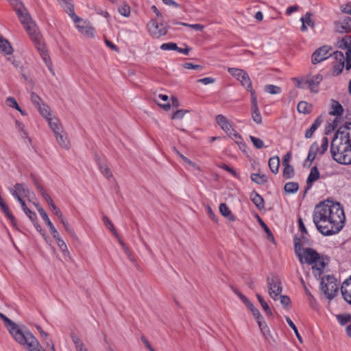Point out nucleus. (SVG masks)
<instances>
[{
  "label": "nucleus",
  "instance_id": "1",
  "mask_svg": "<svg viewBox=\"0 0 351 351\" xmlns=\"http://www.w3.org/2000/svg\"><path fill=\"white\" fill-rule=\"evenodd\" d=\"M345 220L344 211L339 203L324 202L317 205L313 210V223L324 236L340 232L344 226Z\"/></svg>",
  "mask_w": 351,
  "mask_h": 351
},
{
  "label": "nucleus",
  "instance_id": "2",
  "mask_svg": "<svg viewBox=\"0 0 351 351\" xmlns=\"http://www.w3.org/2000/svg\"><path fill=\"white\" fill-rule=\"evenodd\" d=\"M0 318L5 326L9 327V331L15 340L21 345H26L29 351H45L32 333L19 328L16 323L1 313H0Z\"/></svg>",
  "mask_w": 351,
  "mask_h": 351
},
{
  "label": "nucleus",
  "instance_id": "3",
  "mask_svg": "<svg viewBox=\"0 0 351 351\" xmlns=\"http://www.w3.org/2000/svg\"><path fill=\"white\" fill-rule=\"evenodd\" d=\"M330 152L333 159L337 162L343 165L351 164V144L347 143L342 138L334 136Z\"/></svg>",
  "mask_w": 351,
  "mask_h": 351
},
{
  "label": "nucleus",
  "instance_id": "4",
  "mask_svg": "<svg viewBox=\"0 0 351 351\" xmlns=\"http://www.w3.org/2000/svg\"><path fill=\"white\" fill-rule=\"evenodd\" d=\"M295 252L301 264L311 265L320 258V255L315 250L311 247H302L300 238H294Z\"/></svg>",
  "mask_w": 351,
  "mask_h": 351
},
{
  "label": "nucleus",
  "instance_id": "5",
  "mask_svg": "<svg viewBox=\"0 0 351 351\" xmlns=\"http://www.w3.org/2000/svg\"><path fill=\"white\" fill-rule=\"evenodd\" d=\"M16 12L19 21L23 25L26 32L34 29L36 27V23L32 20L30 14L27 9L19 0H8Z\"/></svg>",
  "mask_w": 351,
  "mask_h": 351
},
{
  "label": "nucleus",
  "instance_id": "6",
  "mask_svg": "<svg viewBox=\"0 0 351 351\" xmlns=\"http://www.w3.org/2000/svg\"><path fill=\"white\" fill-rule=\"evenodd\" d=\"M27 34H29L31 40L34 43V45L36 48L38 49V51L40 52V56H42L43 60L45 62L47 67L49 68L51 73L54 75V71L52 69V64L51 62L49 61V56L47 53V51L45 49V45L43 42L42 36L40 34V33L38 32L37 27H35L34 29H32L29 32H27Z\"/></svg>",
  "mask_w": 351,
  "mask_h": 351
},
{
  "label": "nucleus",
  "instance_id": "7",
  "mask_svg": "<svg viewBox=\"0 0 351 351\" xmlns=\"http://www.w3.org/2000/svg\"><path fill=\"white\" fill-rule=\"evenodd\" d=\"M320 279L321 290L326 298L331 300L335 298L338 290L336 278L333 276L327 275Z\"/></svg>",
  "mask_w": 351,
  "mask_h": 351
},
{
  "label": "nucleus",
  "instance_id": "8",
  "mask_svg": "<svg viewBox=\"0 0 351 351\" xmlns=\"http://www.w3.org/2000/svg\"><path fill=\"white\" fill-rule=\"evenodd\" d=\"M267 283L269 296L274 300H277L282 291L280 278L277 276L271 275L267 277Z\"/></svg>",
  "mask_w": 351,
  "mask_h": 351
},
{
  "label": "nucleus",
  "instance_id": "9",
  "mask_svg": "<svg viewBox=\"0 0 351 351\" xmlns=\"http://www.w3.org/2000/svg\"><path fill=\"white\" fill-rule=\"evenodd\" d=\"M228 72L239 81L243 87L250 88L252 82L246 71L238 68H228Z\"/></svg>",
  "mask_w": 351,
  "mask_h": 351
},
{
  "label": "nucleus",
  "instance_id": "10",
  "mask_svg": "<svg viewBox=\"0 0 351 351\" xmlns=\"http://www.w3.org/2000/svg\"><path fill=\"white\" fill-rule=\"evenodd\" d=\"M339 48L345 51L346 69L349 70L351 68V36H346L338 43Z\"/></svg>",
  "mask_w": 351,
  "mask_h": 351
},
{
  "label": "nucleus",
  "instance_id": "11",
  "mask_svg": "<svg viewBox=\"0 0 351 351\" xmlns=\"http://www.w3.org/2000/svg\"><path fill=\"white\" fill-rule=\"evenodd\" d=\"M147 29L150 35L156 38H158L167 34L168 29L162 23L159 24L156 21L152 20L147 24Z\"/></svg>",
  "mask_w": 351,
  "mask_h": 351
},
{
  "label": "nucleus",
  "instance_id": "12",
  "mask_svg": "<svg viewBox=\"0 0 351 351\" xmlns=\"http://www.w3.org/2000/svg\"><path fill=\"white\" fill-rule=\"evenodd\" d=\"M332 48L327 45H324L319 48H318L312 54L311 62L313 64H316L317 63L321 62L326 60L328 58L331 56L332 53L330 51Z\"/></svg>",
  "mask_w": 351,
  "mask_h": 351
},
{
  "label": "nucleus",
  "instance_id": "13",
  "mask_svg": "<svg viewBox=\"0 0 351 351\" xmlns=\"http://www.w3.org/2000/svg\"><path fill=\"white\" fill-rule=\"evenodd\" d=\"M329 263V258L326 256L322 255L319 260L311 264L312 271L315 277L317 279L321 278L325 268Z\"/></svg>",
  "mask_w": 351,
  "mask_h": 351
},
{
  "label": "nucleus",
  "instance_id": "14",
  "mask_svg": "<svg viewBox=\"0 0 351 351\" xmlns=\"http://www.w3.org/2000/svg\"><path fill=\"white\" fill-rule=\"evenodd\" d=\"M74 23L76 24V27L82 34L88 38L93 37L95 29L92 27L90 22L80 18V21Z\"/></svg>",
  "mask_w": 351,
  "mask_h": 351
},
{
  "label": "nucleus",
  "instance_id": "15",
  "mask_svg": "<svg viewBox=\"0 0 351 351\" xmlns=\"http://www.w3.org/2000/svg\"><path fill=\"white\" fill-rule=\"evenodd\" d=\"M216 121L221 128L228 135H234L240 138V136L232 129L231 124L226 117L222 114L216 117Z\"/></svg>",
  "mask_w": 351,
  "mask_h": 351
},
{
  "label": "nucleus",
  "instance_id": "16",
  "mask_svg": "<svg viewBox=\"0 0 351 351\" xmlns=\"http://www.w3.org/2000/svg\"><path fill=\"white\" fill-rule=\"evenodd\" d=\"M323 77L320 74H317L311 77H306L304 78V83L311 92L317 93L318 92V86L322 81Z\"/></svg>",
  "mask_w": 351,
  "mask_h": 351
},
{
  "label": "nucleus",
  "instance_id": "17",
  "mask_svg": "<svg viewBox=\"0 0 351 351\" xmlns=\"http://www.w3.org/2000/svg\"><path fill=\"white\" fill-rule=\"evenodd\" d=\"M337 138H342L347 143L351 144V122L341 126L335 134Z\"/></svg>",
  "mask_w": 351,
  "mask_h": 351
},
{
  "label": "nucleus",
  "instance_id": "18",
  "mask_svg": "<svg viewBox=\"0 0 351 351\" xmlns=\"http://www.w3.org/2000/svg\"><path fill=\"white\" fill-rule=\"evenodd\" d=\"M59 1H62V4L61 5L65 12L69 14V16L73 19V22H78L80 21V17L77 16L74 12V5L73 3L72 0H58Z\"/></svg>",
  "mask_w": 351,
  "mask_h": 351
},
{
  "label": "nucleus",
  "instance_id": "19",
  "mask_svg": "<svg viewBox=\"0 0 351 351\" xmlns=\"http://www.w3.org/2000/svg\"><path fill=\"white\" fill-rule=\"evenodd\" d=\"M335 28L337 32L339 33L351 32V18L346 17L341 21L335 23Z\"/></svg>",
  "mask_w": 351,
  "mask_h": 351
},
{
  "label": "nucleus",
  "instance_id": "20",
  "mask_svg": "<svg viewBox=\"0 0 351 351\" xmlns=\"http://www.w3.org/2000/svg\"><path fill=\"white\" fill-rule=\"evenodd\" d=\"M318 152L319 145L316 142H315L309 147L308 156L303 164L304 167H309L311 166V163L315 160Z\"/></svg>",
  "mask_w": 351,
  "mask_h": 351
},
{
  "label": "nucleus",
  "instance_id": "21",
  "mask_svg": "<svg viewBox=\"0 0 351 351\" xmlns=\"http://www.w3.org/2000/svg\"><path fill=\"white\" fill-rule=\"evenodd\" d=\"M341 291L344 300L351 304V276L343 282Z\"/></svg>",
  "mask_w": 351,
  "mask_h": 351
},
{
  "label": "nucleus",
  "instance_id": "22",
  "mask_svg": "<svg viewBox=\"0 0 351 351\" xmlns=\"http://www.w3.org/2000/svg\"><path fill=\"white\" fill-rule=\"evenodd\" d=\"M319 178V172L317 167H313L311 169V172L306 180V187L305 188V193L307 192L312 186V183L317 180Z\"/></svg>",
  "mask_w": 351,
  "mask_h": 351
},
{
  "label": "nucleus",
  "instance_id": "23",
  "mask_svg": "<svg viewBox=\"0 0 351 351\" xmlns=\"http://www.w3.org/2000/svg\"><path fill=\"white\" fill-rule=\"evenodd\" d=\"M55 136H56L58 143L59 144V145L61 147H62L65 149H69L70 143H69V141L68 140L67 134L66 132L62 131L60 133H57L56 134H55Z\"/></svg>",
  "mask_w": 351,
  "mask_h": 351
},
{
  "label": "nucleus",
  "instance_id": "24",
  "mask_svg": "<svg viewBox=\"0 0 351 351\" xmlns=\"http://www.w3.org/2000/svg\"><path fill=\"white\" fill-rule=\"evenodd\" d=\"M0 50L5 55H10L13 52L12 47L10 42L0 35Z\"/></svg>",
  "mask_w": 351,
  "mask_h": 351
},
{
  "label": "nucleus",
  "instance_id": "25",
  "mask_svg": "<svg viewBox=\"0 0 351 351\" xmlns=\"http://www.w3.org/2000/svg\"><path fill=\"white\" fill-rule=\"evenodd\" d=\"M40 215L42 217L43 219L46 223L48 228H49V230H50V232H51L52 237H56V234L58 233V232L57 231L55 226H53V224L49 219V218L47 214L46 213V212L45 211V210L40 209Z\"/></svg>",
  "mask_w": 351,
  "mask_h": 351
},
{
  "label": "nucleus",
  "instance_id": "26",
  "mask_svg": "<svg viewBox=\"0 0 351 351\" xmlns=\"http://www.w3.org/2000/svg\"><path fill=\"white\" fill-rule=\"evenodd\" d=\"M250 199L259 210L264 208V199L258 193L255 191L252 192L250 194Z\"/></svg>",
  "mask_w": 351,
  "mask_h": 351
},
{
  "label": "nucleus",
  "instance_id": "27",
  "mask_svg": "<svg viewBox=\"0 0 351 351\" xmlns=\"http://www.w3.org/2000/svg\"><path fill=\"white\" fill-rule=\"evenodd\" d=\"M343 108L339 102L332 100L331 110L329 114L332 116H341L343 114Z\"/></svg>",
  "mask_w": 351,
  "mask_h": 351
},
{
  "label": "nucleus",
  "instance_id": "28",
  "mask_svg": "<svg viewBox=\"0 0 351 351\" xmlns=\"http://www.w3.org/2000/svg\"><path fill=\"white\" fill-rule=\"evenodd\" d=\"M323 119L322 116L318 117L314 123L312 124L311 128L306 131L305 132V138H310L312 137L314 132L317 129V128L321 125L322 123Z\"/></svg>",
  "mask_w": 351,
  "mask_h": 351
},
{
  "label": "nucleus",
  "instance_id": "29",
  "mask_svg": "<svg viewBox=\"0 0 351 351\" xmlns=\"http://www.w3.org/2000/svg\"><path fill=\"white\" fill-rule=\"evenodd\" d=\"M251 116L253 121L257 124L262 123V116L258 109V105L251 106Z\"/></svg>",
  "mask_w": 351,
  "mask_h": 351
},
{
  "label": "nucleus",
  "instance_id": "30",
  "mask_svg": "<svg viewBox=\"0 0 351 351\" xmlns=\"http://www.w3.org/2000/svg\"><path fill=\"white\" fill-rule=\"evenodd\" d=\"M47 121L54 135L63 131L62 125L58 119L50 118Z\"/></svg>",
  "mask_w": 351,
  "mask_h": 351
},
{
  "label": "nucleus",
  "instance_id": "31",
  "mask_svg": "<svg viewBox=\"0 0 351 351\" xmlns=\"http://www.w3.org/2000/svg\"><path fill=\"white\" fill-rule=\"evenodd\" d=\"M269 167L271 171L275 174L278 172L280 166V159L278 156H274L269 158L268 162Z\"/></svg>",
  "mask_w": 351,
  "mask_h": 351
},
{
  "label": "nucleus",
  "instance_id": "32",
  "mask_svg": "<svg viewBox=\"0 0 351 351\" xmlns=\"http://www.w3.org/2000/svg\"><path fill=\"white\" fill-rule=\"evenodd\" d=\"M11 191H17L20 195H24L26 197H29L31 193L29 189L24 184L19 183L14 186V190H12Z\"/></svg>",
  "mask_w": 351,
  "mask_h": 351
},
{
  "label": "nucleus",
  "instance_id": "33",
  "mask_svg": "<svg viewBox=\"0 0 351 351\" xmlns=\"http://www.w3.org/2000/svg\"><path fill=\"white\" fill-rule=\"evenodd\" d=\"M312 105L304 101H300L297 107L298 112L304 114L310 113L312 110Z\"/></svg>",
  "mask_w": 351,
  "mask_h": 351
},
{
  "label": "nucleus",
  "instance_id": "34",
  "mask_svg": "<svg viewBox=\"0 0 351 351\" xmlns=\"http://www.w3.org/2000/svg\"><path fill=\"white\" fill-rule=\"evenodd\" d=\"M251 179L258 184H264L267 182V177L265 174L252 173Z\"/></svg>",
  "mask_w": 351,
  "mask_h": 351
},
{
  "label": "nucleus",
  "instance_id": "35",
  "mask_svg": "<svg viewBox=\"0 0 351 351\" xmlns=\"http://www.w3.org/2000/svg\"><path fill=\"white\" fill-rule=\"evenodd\" d=\"M219 209L220 213L223 216L228 217L231 221L234 220V216L232 215L231 211L230 210L229 208L227 206V205L225 203L220 204Z\"/></svg>",
  "mask_w": 351,
  "mask_h": 351
},
{
  "label": "nucleus",
  "instance_id": "36",
  "mask_svg": "<svg viewBox=\"0 0 351 351\" xmlns=\"http://www.w3.org/2000/svg\"><path fill=\"white\" fill-rule=\"evenodd\" d=\"M60 222L62 223L64 228L67 232V233L71 236L72 237L75 238L76 237L75 232L74 231V229L71 227L70 223L66 221V219L64 218V217H62L59 219Z\"/></svg>",
  "mask_w": 351,
  "mask_h": 351
},
{
  "label": "nucleus",
  "instance_id": "37",
  "mask_svg": "<svg viewBox=\"0 0 351 351\" xmlns=\"http://www.w3.org/2000/svg\"><path fill=\"white\" fill-rule=\"evenodd\" d=\"M256 298L258 300V302H260L263 309L265 311V313L269 316V317H271L273 315H272V312L269 308V306L267 304V303L264 300V299L263 298V297L257 293L256 294Z\"/></svg>",
  "mask_w": 351,
  "mask_h": 351
},
{
  "label": "nucleus",
  "instance_id": "38",
  "mask_svg": "<svg viewBox=\"0 0 351 351\" xmlns=\"http://www.w3.org/2000/svg\"><path fill=\"white\" fill-rule=\"evenodd\" d=\"M257 219H258V221L259 224L261 225V226L264 229L265 232H266V234L267 235V239L270 241H274V237L273 234H272L271 231L270 230V229L268 228V226L266 225V223L263 221V219L258 215H257Z\"/></svg>",
  "mask_w": 351,
  "mask_h": 351
},
{
  "label": "nucleus",
  "instance_id": "39",
  "mask_svg": "<svg viewBox=\"0 0 351 351\" xmlns=\"http://www.w3.org/2000/svg\"><path fill=\"white\" fill-rule=\"evenodd\" d=\"M38 190L39 191L40 193L41 194L42 197L44 198V199L47 202L49 206H51L53 204H54V202L52 199V198L49 196V195L45 191L43 186L41 185H38Z\"/></svg>",
  "mask_w": 351,
  "mask_h": 351
},
{
  "label": "nucleus",
  "instance_id": "40",
  "mask_svg": "<svg viewBox=\"0 0 351 351\" xmlns=\"http://www.w3.org/2000/svg\"><path fill=\"white\" fill-rule=\"evenodd\" d=\"M299 186L297 182H288L285 184L284 189L287 193H294L298 190Z\"/></svg>",
  "mask_w": 351,
  "mask_h": 351
},
{
  "label": "nucleus",
  "instance_id": "41",
  "mask_svg": "<svg viewBox=\"0 0 351 351\" xmlns=\"http://www.w3.org/2000/svg\"><path fill=\"white\" fill-rule=\"evenodd\" d=\"M37 109L47 120L51 118L50 108L47 105L43 104L40 106V108H37Z\"/></svg>",
  "mask_w": 351,
  "mask_h": 351
},
{
  "label": "nucleus",
  "instance_id": "42",
  "mask_svg": "<svg viewBox=\"0 0 351 351\" xmlns=\"http://www.w3.org/2000/svg\"><path fill=\"white\" fill-rule=\"evenodd\" d=\"M265 91L271 95H277L281 93V88L276 85L268 84L265 86Z\"/></svg>",
  "mask_w": 351,
  "mask_h": 351
},
{
  "label": "nucleus",
  "instance_id": "43",
  "mask_svg": "<svg viewBox=\"0 0 351 351\" xmlns=\"http://www.w3.org/2000/svg\"><path fill=\"white\" fill-rule=\"evenodd\" d=\"M119 13L125 17H128L130 15V7L126 3H123L118 8Z\"/></svg>",
  "mask_w": 351,
  "mask_h": 351
},
{
  "label": "nucleus",
  "instance_id": "44",
  "mask_svg": "<svg viewBox=\"0 0 351 351\" xmlns=\"http://www.w3.org/2000/svg\"><path fill=\"white\" fill-rule=\"evenodd\" d=\"M282 174L285 179L291 178L294 176L293 167L291 165H285Z\"/></svg>",
  "mask_w": 351,
  "mask_h": 351
},
{
  "label": "nucleus",
  "instance_id": "45",
  "mask_svg": "<svg viewBox=\"0 0 351 351\" xmlns=\"http://www.w3.org/2000/svg\"><path fill=\"white\" fill-rule=\"evenodd\" d=\"M3 212L5 213V215L7 216V217L10 220L12 225L15 227L16 226V219L13 216V215L11 213L9 208L5 204L3 207H1Z\"/></svg>",
  "mask_w": 351,
  "mask_h": 351
},
{
  "label": "nucleus",
  "instance_id": "46",
  "mask_svg": "<svg viewBox=\"0 0 351 351\" xmlns=\"http://www.w3.org/2000/svg\"><path fill=\"white\" fill-rule=\"evenodd\" d=\"M53 237L56 239L57 244H58V247H60V250L63 252H68L67 245H66L64 241L61 239L59 233L56 234V237Z\"/></svg>",
  "mask_w": 351,
  "mask_h": 351
},
{
  "label": "nucleus",
  "instance_id": "47",
  "mask_svg": "<svg viewBox=\"0 0 351 351\" xmlns=\"http://www.w3.org/2000/svg\"><path fill=\"white\" fill-rule=\"evenodd\" d=\"M71 339H72L73 343L75 346V348H76L77 351H80V349L85 348L83 342L82 341V340L77 335H76L73 333L71 334Z\"/></svg>",
  "mask_w": 351,
  "mask_h": 351
},
{
  "label": "nucleus",
  "instance_id": "48",
  "mask_svg": "<svg viewBox=\"0 0 351 351\" xmlns=\"http://www.w3.org/2000/svg\"><path fill=\"white\" fill-rule=\"evenodd\" d=\"M98 165L101 173L107 178L111 177L112 173L108 165L104 162H98Z\"/></svg>",
  "mask_w": 351,
  "mask_h": 351
},
{
  "label": "nucleus",
  "instance_id": "49",
  "mask_svg": "<svg viewBox=\"0 0 351 351\" xmlns=\"http://www.w3.org/2000/svg\"><path fill=\"white\" fill-rule=\"evenodd\" d=\"M312 13L306 12L304 17L300 19L301 22H304L306 25H308L309 27H315V23L311 19Z\"/></svg>",
  "mask_w": 351,
  "mask_h": 351
},
{
  "label": "nucleus",
  "instance_id": "50",
  "mask_svg": "<svg viewBox=\"0 0 351 351\" xmlns=\"http://www.w3.org/2000/svg\"><path fill=\"white\" fill-rule=\"evenodd\" d=\"M103 220L106 224V226L108 227V228L112 232V234L114 235L115 237H118V233L116 231L111 221L106 217H103Z\"/></svg>",
  "mask_w": 351,
  "mask_h": 351
},
{
  "label": "nucleus",
  "instance_id": "51",
  "mask_svg": "<svg viewBox=\"0 0 351 351\" xmlns=\"http://www.w3.org/2000/svg\"><path fill=\"white\" fill-rule=\"evenodd\" d=\"M285 319H286L287 324H289V326L293 330L298 339L300 341V343H302V339L300 335L299 334L297 327L295 326L294 323L291 321V319L289 317H286Z\"/></svg>",
  "mask_w": 351,
  "mask_h": 351
},
{
  "label": "nucleus",
  "instance_id": "52",
  "mask_svg": "<svg viewBox=\"0 0 351 351\" xmlns=\"http://www.w3.org/2000/svg\"><path fill=\"white\" fill-rule=\"evenodd\" d=\"M344 66H346V64L344 62H338L337 64L333 66L332 75L334 76L339 75L343 71Z\"/></svg>",
  "mask_w": 351,
  "mask_h": 351
},
{
  "label": "nucleus",
  "instance_id": "53",
  "mask_svg": "<svg viewBox=\"0 0 351 351\" xmlns=\"http://www.w3.org/2000/svg\"><path fill=\"white\" fill-rule=\"evenodd\" d=\"M248 308L252 311L253 315L254 316L256 319H263V316L259 312V311L250 302L247 304Z\"/></svg>",
  "mask_w": 351,
  "mask_h": 351
},
{
  "label": "nucleus",
  "instance_id": "54",
  "mask_svg": "<svg viewBox=\"0 0 351 351\" xmlns=\"http://www.w3.org/2000/svg\"><path fill=\"white\" fill-rule=\"evenodd\" d=\"M250 138L256 148L260 149L264 147V143L261 139L253 136H250Z\"/></svg>",
  "mask_w": 351,
  "mask_h": 351
},
{
  "label": "nucleus",
  "instance_id": "55",
  "mask_svg": "<svg viewBox=\"0 0 351 351\" xmlns=\"http://www.w3.org/2000/svg\"><path fill=\"white\" fill-rule=\"evenodd\" d=\"M22 209L32 222L37 219L36 213L29 209L26 205H25V207H22Z\"/></svg>",
  "mask_w": 351,
  "mask_h": 351
},
{
  "label": "nucleus",
  "instance_id": "56",
  "mask_svg": "<svg viewBox=\"0 0 351 351\" xmlns=\"http://www.w3.org/2000/svg\"><path fill=\"white\" fill-rule=\"evenodd\" d=\"M31 101L34 104V105L37 108H40V106L42 104V99L36 93H31Z\"/></svg>",
  "mask_w": 351,
  "mask_h": 351
},
{
  "label": "nucleus",
  "instance_id": "57",
  "mask_svg": "<svg viewBox=\"0 0 351 351\" xmlns=\"http://www.w3.org/2000/svg\"><path fill=\"white\" fill-rule=\"evenodd\" d=\"M280 303L285 308H290L291 300L290 298L285 295H280Z\"/></svg>",
  "mask_w": 351,
  "mask_h": 351
},
{
  "label": "nucleus",
  "instance_id": "58",
  "mask_svg": "<svg viewBox=\"0 0 351 351\" xmlns=\"http://www.w3.org/2000/svg\"><path fill=\"white\" fill-rule=\"evenodd\" d=\"M160 49L162 50H175L177 51L178 49V47L177 46L176 43H163L160 46Z\"/></svg>",
  "mask_w": 351,
  "mask_h": 351
},
{
  "label": "nucleus",
  "instance_id": "59",
  "mask_svg": "<svg viewBox=\"0 0 351 351\" xmlns=\"http://www.w3.org/2000/svg\"><path fill=\"white\" fill-rule=\"evenodd\" d=\"M5 104L14 109H18L19 108V104L16 100L12 97H9L5 99Z\"/></svg>",
  "mask_w": 351,
  "mask_h": 351
},
{
  "label": "nucleus",
  "instance_id": "60",
  "mask_svg": "<svg viewBox=\"0 0 351 351\" xmlns=\"http://www.w3.org/2000/svg\"><path fill=\"white\" fill-rule=\"evenodd\" d=\"M337 318L341 325H345L350 321L351 316L350 315H339Z\"/></svg>",
  "mask_w": 351,
  "mask_h": 351
},
{
  "label": "nucleus",
  "instance_id": "61",
  "mask_svg": "<svg viewBox=\"0 0 351 351\" xmlns=\"http://www.w3.org/2000/svg\"><path fill=\"white\" fill-rule=\"evenodd\" d=\"M333 56L335 59L338 61V62H344V64H346V56H344V53L343 51H337L333 53Z\"/></svg>",
  "mask_w": 351,
  "mask_h": 351
},
{
  "label": "nucleus",
  "instance_id": "62",
  "mask_svg": "<svg viewBox=\"0 0 351 351\" xmlns=\"http://www.w3.org/2000/svg\"><path fill=\"white\" fill-rule=\"evenodd\" d=\"M246 90L250 93L251 106L258 105L256 95L254 90L252 88V86L251 85L250 88H246Z\"/></svg>",
  "mask_w": 351,
  "mask_h": 351
},
{
  "label": "nucleus",
  "instance_id": "63",
  "mask_svg": "<svg viewBox=\"0 0 351 351\" xmlns=\"http://www.w3.org/2000/svg\"><path fill=\"white\" fill-rule=\"evenodd\" d=\"M189 112V110H177L172 115V119H181L183 118L186 113Z\"/></svg>",
  "mask_w": 351,
  "mask_h": 351
},
{
  "label": "nucleus",
  "instance_id": "64",
  "mask_svg": "<svg viewBox=\"0 0 351 351\" xmlns=\"http://www.w3.org/2000/svg\"><path fill=\"white\" fill-rule=\"evenodd\" d=\"M328 147V140L327 137H324L322 138V142L320 147L319 154L323 155L327 150Z\"/></svg>",
  "mask_w": 351,
  "mask_h": 351
}]
</instances>
